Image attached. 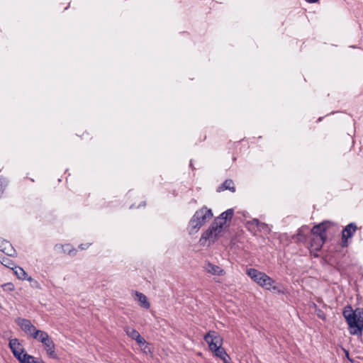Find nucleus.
<instances>
[{
  "instance_id": "1a4fd4ad",
  "label": "nucleus",
  "mask_w": 363,
  "mask_h": 363,
  "mask_svg": "<svg viewBox=\"0 0 363 363\" xmlns=\"http://www.w3.org/2000/svg\"><path fill=\"white\" fill-rule=\"evenodd\" d=\"M329 225L328 222H322L321 223L315 225L310 232L311 236H318V237H323V238L326 239V233L325 231Z\"/></svg>"
},
{
  "instance_id": "aec40b11",
  "label": "nucleus",
  "mask_w": 363,
  "mask_h": 363,
  "mask_svg": "<svg viewBox=\"0 0 363 363\" xmlns=\"http://www.w3.org/2000/svg\"><path fill=\"white\" fill-rule=\"evenodd\" d=\"M48 336H49V335L47 332L37 329L36 330H35V333L33 334L30 338H33V340H35L38 342H41Z\"/></svg>"
},
{
  "instance_id": "20e7f679",
  "label": "nucleus",
  "mask_w": 363,
  "mask_h": 363,
  "mask_svg": "<svg viewBox=\"0 0 363 363\" xmlns=\"http://www.w3.org/2000/svg\"><path fill=\"white\" fill-rule=\"evenodd\" d=\"M247 274L257 284L264 288L269 286L272 284H275L274 280L270 277L254 268L247 269Z\"/></svg>"
},
{
  "instance_id": "2eb2a0df",
  "label": "nucleus",
  "mask_w": 363,
  "mask_h": 363,
  "mask_svg": "<svg viewBox=\"0 0 363 363\" xmlns=\"http://www.w3.org/2000/svg\"><path fill=\"white\" fill-rule=\"evenodd\" d=\"M212 352L215 356L221 359L224 363H230L231 359L222 346L217 347Z\"/></svg>"
},
{
  "instance_id": "f3484780",
  "label": "nucleus",
  "mask_w": 363,
  "mask_h": 363,
  "mask_svg": "<svg viewBox=\"0 0 363 363\" xmlns=\"http://www.w3.org/2000/svg\"><path fill=\"white\" fill-rule=\"evenodd\" d=\"M308 233V228L307 226H302L298 229L297 234L294 238H296L298 242H305L307 240L306 233Z\"/></svg>"
},
{
  "instance_id": "dca6fc26",
  "label": "nucleus",
  "mask_w": 363,
  "mask_h": 363,
  "mask_svg": "<svg viewBox=\"0 0 363 363\" xmlns=\"http://www.w3.org/2000/svg\"><path fill=\"white\" fill-rule=\"evenodd\" d=\"M135 296L137 301L139 302L140 306L145 309H148L150 307V303L147 300V296L141 292L135 291Z\"/></svg>"
},
{
  "instance_id": "393cba45",
  "label": "nucleus",
  "mask_w": 363,
  "mask_h": 363,
  "mask_svg": "<svg viewBox=\"0 0 363 363\" xmlns=\"http://www.w3.org/2000/svg\"><path fill=\"white\" fill-rule=\"evenodd\" d=\"M32 286L33 287H36V288H38L39 287V284L37 281H33V283L32 284Z\"/></svg>"
},
{
  "instance_id": "4be33fe9",
  "label": "nucleus",
  "mask_w": 363,
  "mask_h": 363,
  "mask_svg": "<svg viewBox=\"0 0 363 363\" xmlns=\"http://www.w3.org/2000/svg\"><path fill=\"white\" fill-rule=\"evenodd\" d=\"M265 289L273 293L284 294V289L279 284H272L269 286H266Z\"/></svg>"
},
{
  "instance_id": "423d86ee",
  "label": "nucleus",
  "mask_w": 363,
  "mask_h": 363,
  "mask_svg": "<svg viewBox=\"0 0 363 363\" xmlns=\"http://www.w3.org/2000/svg\"><path fill=\"white\" fill-rule=\"evenodd\" d=\"M15 323L21 328L23 333L28 337H31L35 330H37L36 327L28 319L23 318H17L15 319Z\"/></svg>"
},
{
  "instance_id": "9d476101",
  "label": "nucleus",
  "mask_w": 363,
  "mask_h": 363,
  "mask_svg": "<svg viewBox=\"0 0 363 363\" xmlns=\"http://www.w3.org/2000/svg\"><path fill=\"white\" fill-rule=\"evenodd\" d=\"M203 269L206 272L215 276H223L225 274L223 269L208 261L205 262Z\"/></svg>"
},
{
  "instance_id": "0eeeda50",
  "label": "nucleus",
  "mask_w": 363,
  "mask_h": 363,
  "mask_svg": "<svg viewBox=\"0 0 363 363\" xmlns=\"http://www.w3.org/2000/svg\"><path fill=\"white\" fill-rule=\"evenodd\" d=\"M357 226L354 223H350L347 225L342 231L341 245L343 247H347L349 245L348 240L354 235Z\"/></svg>"
},
{
  "instance_id": "a211bd4d",
  "label": "nucleus",
  "mask_w": 363,
  "mask_h": 363,
  "mask_svg": "<svg viewBox=\"0 0 363 363\" xmlns=\"http://www.w3.org/2000/svg\"><path fill=\"white\" fill-rule=\"evenodd\" d=\"M16 359L20 363H38L39 361L36 358L26 352H23L18 355Z\"/></svg>"
},
{
  "instance_id": "5701e85b",
  "label": "nucleus",
  "mask_w": 363,
  "mask_h": 363,
  "mask_svg": "<svg viewBox=\"0 0 363 363\" xmlns=\"http://www.w3.org/2000/svg\"><path fill=\"white\" fill-rule=\"evenodd\" d=\"M1 263L3 265H4L5 267L10 268L11 269H13V268H14V267H16V265L12 262V260H11L9 258L6 257H4L1 258Z\"/></svg>"
},
{
  "instance_id": "6ab92c4d",
  "label": "nucleus",
  "mask_w": 363,
  "mask_h": 363,
  "mask_svg": "<svg viewBox=\"0 0 363 363\" xmlns=\"http://www.w3.org/2000/svg\"><path fill=\"white\" fill-rule=\"evenodd\" d=\"M224 190H230L232 192L235 191V188L234 186V183L231 179H226L220 186L218 188V191H224Z\"/></svg>"
},
{
  "instance_id": "a878e982",
  "label": "nucleus",
  "mask_w": 363,
  "mask_h": 363,
  "mask_svg": "<svg viewBox=\"0 0 363 363\" xmlns=\"http://www.w3.org/2000/svg\"><path fill=\"white\" fill-rule=\"evenodd\" d=\"M306 2L313 4L318 2L319 0H305Z\"/></svg>"
},
{
  "instance_id": "4468645a",
  "label": "nucleus",
  "mask_w": 363,
  "mask_h": 363,
  "mask_svg": "<svg viewBox=\"0 0 363 363\" xmlns=\"http://www.w3.org/2000/svg\"><path fill=\"white\" fill-rule=\"evenodd\" d=\"M0 251L8 256H13L16 255V250L12 245L6 240H0Z\"/></svg>"
},
{
  "instance_id": "ddd939ff",
  "label": "nucleus",
  "mask_w": 363,
  "mask_h": 363,
  "mask_svg": "<svg viewBox=\"0 0 363 363\" xmlns=\"http://www.w3.org/2000/svg\"><path fill=\"white\" fill-rule=\"evenodd\" d=\"M309 239L311 250L314 251H319L325 241V238H323V237L310 235Z\"/></svg>"
},
{
  "instance_id": "7ed1b4c3",
  "label": "nucleus",
  "mask_w": 363,
  "mask_h": 363,
  "mask_svg": "<svg viewBox=\"0 0 363 363\" xmlns=\"http://www.w3.org/2000/svg\"><path fill=\"white\" fill-rule=\"evenodd\" d=\"M213 216L211 209L208 208L206 206H203L196 211L189 223L188 230L189 234L197 233L202 225L212 218Z\"/></svg>"
},
{
  "instance_id": "b1692460",
  "label": "nucleus",
  "mask_w": 363,
  "mask_h": 363,
  "mask_svg": "<svg viewBox=\"0 0 363 363\" xmlns=\"http://www.w3.org/2000/svg\"><path fill=\"white\" fill-rule=\"evenodd\" d=\"M252 223L255 224L257 226H259L261 225L259 220L258 219H253ZM262 225H264V223H262Z\"/></svg>"
},
{
  "instance_id": "7c9ffc66",
  "label": "nucleus",
  "mask_w": 363,
  "mask_h": 363,
  "mask_svg": "<svg viewBox=\"0 0 363 363\" xmlns=\"http://www.w3.org/2000/svg\"><path fill=\"white\" fill-rule=\"evenodd\" d=\"M38 363H45L43 360H40Z\"/></svg>"
},
{
  "instance_id": "f8f14e48",
  "label": "nucleus",
  "mask_w": 363,
  "mask_h": 363,
  "mask_svg": "<svg viewBox=\"0 0 363 363\" xmlns=\"http://www.w3.org/2000/svg\"><path fill=\"white\" fill-rule=\"evenodd\" d=\"M9 347L13 354V356L16 358L21 354L25 352V350L23 346L21 344L18 339L13 338L10 340L9 341Z\"/></svg>"
},
{
  "instance_id": "f03ea898",
  "label": "nucleus",
  "mask_w": 363,
  "mask_h": 363,
  "mask_svg": "<svg viewBox=\"0 0 363 363\" xmlns=\"http://www.w3.org/2000/svg\"><path fill=\"white\" fill-rule=\"evenodd\" d=\"M342 315L348 325L350 333L361 336L363 330V308H357L353 310L351 306H346Z\"/></svg>"
},
{
  "instance_id": "39448f33",
  "label": "nucleus",
  "mask_w": 363,
  "mask_h": 363,
  "mask_svg": "<svg viewBox=\"0 0 363 363\" xmlns=\"http://www.w3.org/2000/svg\"><path fill=\"white\" fill-rule=\"evenodd\" d=\"M204 340L208 345L211 351H213L217 347L222 346L223 337L214 330L208 331L203 337Z\"/></svg>"
},
{
  "instance_id": "9b49d317",
  "label": "nucleus",
  "mask_w": 363,
  "mask_h": 363,
  "mask_svg": "<svg viewBox=\"0 0 363 363\" xmlns=\"http://www.w3.org/2000/svg\"><path fill=\"white\" fill-rule=\"evenodd\" d=\"M124 330L126 335L131 339L135 340L138 345H144L146 344L145 340L141 337L138 331H137L135 329L127 326L124 328Z\"/></svg>"
},
{
  "instance_id": "412c9836",
  "label": "nucleus",
  "mask_w": 363,
  "mask_h": 363,
  "mask_svg": "<svg viewBox=\"0 0 363 363\" xmlns=\"http://www.w3.org/2000/svg\"><path fill=\"white\" fill-rule=\"evenodd\" d=\"M15 274L19 279L26 280L27 278V273L24 271V269L18 266L14 267L12 269Z\"/></svg>"
},
{
  "instance_id": "c85d7f7f",
  "label": "nucleus",
  "mask_w": 363,
  "mask_h": 363,
  "mask_svg": "<svg viewBox=\"0 0 363 363\" xmlns=\"http://www.w3.org/2000/svg\"><path fill=\"white\" fill-rule=\"evenodd\" d=\"M318 316H319L320 318H324V317H323V316H322V313H320V315H318Z\"/></svg>"
},
{
  "instance_id": "cd10ccee",
  "label": "nucleus",
  "mask_w": 363,
  "mask_h": 363,
  "mask_svg": "<svg viewBox=\"0 0 363 363\" xmlns=\"http://www.w3.org/2000/svg\"><path fill=\"white\" fill-rule=\"evenodd\" d=\"M88 247V245H84L83 244H82V245H79V247H80L82 250H84V249H86V247Z\"/></svg>"
},
{
  "instance_id": "6e6552de",
  "label": "nucleus",
  "mask_w": 363,
  "mask_h": 363,
  "mask_svg": "<svg viewBox=\"0 0 363 363\" xmlns=\"http://www.w3.org/2000/svg\"><path fill=\"white\" fill-rule=\"evenodd\" d=\"M40 342L49 357L52 359L57 358L55 352V345L50 335L43 339Z\"/></svg>"
},
{
  "instance_id": "bb28decb",
  "label": "nucleus",
  "mask_w": 363,
  "mask_h": 363,
  "mask_svg": "<svg viewBox=\"0 0 363 363\" xmlns=\"http://www.w3.org/2000/svg\"><path fill=\"white\" fill-rule=\"evenodd\" d=\"M26 279H27L28 281H29L30 283H33V281H35V280H34L32 277H27Z\"/></svg>"
},
{
  "instance_id": "c756f323",
  "label": "nucleus",
  "mask_w": 363,
  "mask_h": 363,
  "mask_svg": "<svg viewBox=\"0 0 363 363\" xmlns=\"http://www.w3.org/2000/svg\"><path fill=\"white\" fill-rule=\"evenodd\" d=\"M318 316H319L320 318H324V317H323V316H322V313H320V315H318Z\"/></svg>"
},
{
  "instance_id": "f257e3e1",
  "label": "nucleus",
  "mask_w": 363,
  "mask_h": 363,
  "mask_svg": "<svg viewBox=\"0 0 363 363\" xmlns=\"http://www.w3.org/2000/svg\"><path fill=\"white\" fill-rule=\"evenodd\" d=\"M233 213V209L230 208L216 217L209 228L201 235L200 244L204 245L207 240L213 243L221 235L227 221L232 219Z\"/></svg>"
}]
</instances>
